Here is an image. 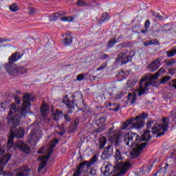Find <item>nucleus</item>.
<instances>
[{
	"label": "nucleus",
	"mask_w": 176,
	"mask_h": 176,
	"mask_svg": "<svg viewBox=\"0 0 176 176\" xmlns=\"http://www.w3.org/2000/svg\"><path fill=\"white\" fill-rule=\"evenodd\" d=\"M6 119L8 124L11 127L10 130V135L6 144V149L8 151L10 149L14 151V137L16 138H23L24 137V131L21 128L16 129L20 124V120H21V116L17 113L16 104H11Z\"/></svg>",
	"instance_id": "obj_1"
},
{
	"label": "nucleus",
	"mask_w": 176,
	"mask_h": 176,
	"mask_svg": "<svg viewBox=\"0 0 176 176\" xmlns=\"http://www.w3.org/2000/svg\"><path fill=\"white\" fill-rule=\"evenodd\" d=\"M123 141L125 145L130 148H133L132 152H131V155L133 157L140 156L144 148L148 145V142H142L141 137L134 132L126 133L123 138Z\"/></svg>",
	"instance_id": "obj_2"
},
{
	"label": "nucleus",
	"mask_w": 176,
	"mask_h": 176,
	"mask_svg": "<svg viewBox=\"0 0 176 176\" xmlns=\"http://www.w3.org/2000/svg\"><path fill=\"white\" fill-rule=\"evenodd\" d=\"M148 113L143 112L135 118H131L124 122L121 126V130H131L133 129H136V130H140L143 129L145 126V119L148 118Z\"/></svg>",
	"instance_id": "obj_3"
},
{
	"label": "nucleus",
	"mask_w": 176,
	"mask_h": 176,
	"mask_svg": "<svg viewBox=\"0 0 176 176\" xmlns=\"http://www.w3.org/2000/svg\"><path fill=\"white\" fill-rule=\"evenodd\" d=\"M83 101V95H82V93L76 91L72 94V100L68 98L67 95H65L60 105L64 104L67 109L68 113H72L75 112V107L78 104H82Z\"/></svg>",
	"instance_id": "obj_4"
},
{
	"label": "nucleus",
	"mask_w": 176,
	"mask_h": 176,
	"mask_svg": "<svg viewBox=\"0 0 176 176\" xmlns=\"http://www.w3.org/2000/svg\"><path fill=\"white\" fill-rule=\"evenodd\" d=\"M130 166L131 164L129 162H125L122 168L116 169L115 164L114 166H112L111 164H107L105 166H102L101 173L104 174V176L111 175L113 172L116 173L113 176H123L127 173V170L130 168Z\"/></svg>",
	"instance_id": "obj_5"
},
{
	"label": "nucleus",
	"mask_w": 176,
	"mask_h": 176,
	"mask_svg": "<svg viewBox=\"0 0 176 176\" xmlns=\"http://www.w3.org/2000/svg\"><path fill=\"white\" fill-rule=\"evenodd\" d=\"M23 102H22V109L20 111V113L22 116H26L27 113L30 112V107H31V101H35V96L34 94H25L23 96Z\"/></svg>",
	"instance_id": "obj_6"
},
{
	"label": "nucleus",
	"mask_w": 176,
	"mask_h": 176,
	"mask_svg": "<svg viewBox=\"0 0 176 176\" xmlns=\"http://www.w3.org/2000/svg\"><path fill=\"white\" fill-rule=\"evenodd\" d=\"M5 68L11 76H17V75H23L27 72V69L24 66L16 64L7 63L5 65Z\"/></svg>",
	"instance_id": "obj_7"
},
{
	"label": "nucleus",
	"mask_w": 176,
	"mask_h": 176,
	"mask_svg": "<svg viewBox=\"0 0 176 176\" xmlns=\"http://www.w3.org/2000/svg\"><path fill=\"white\" fill-rule=\"evenodd\" d=\"M162 122L163 124H156L152 128L153 134H157V137L164 135V133L167 131V129H168V118H163Z\"/></svg>",
	"instance_id": "obj_8"
},
{
	"label": "nucleus",
	"mask_w": 176,
	"mask_h": 176,
	"mask_svg": "<svg viewBox=\"0 0 176 176\" xmlns=\"http://www.w3.org/2000/svg\"><path fill=\"white\" fill-rule=\"evenodd\" d=\"M135 56V52L131 51L129 54V51L127 50H123L121 53H120L117 57V63H121V64H126Z\"/></svg>",
	"instance_id": "obj_9"
},
{
	"label": "nucleus",
	"mask_w": 176,
	"mask_h": 176,
	"mask_svg": "<svg viewBox=\"0 0 176 176\" xmlns=\"http://www.w3.org/2000/svg\"><path fill=\"white\" fill-rule=\"evenodd\" d=\"M146 80H148V76H144L142 78L139 82V89H136V93H138V96H139V97L143 96V94L145 93V91H146V90H149L148 87L152 85L151 82Z\"/></svg>",
	"instance_id": "obj_10"
},
{
	"label": "nucleus",
	"mask_w": 176,
	"mask_h": 176,
	"mask_svg": "<svg viewBox=\"0 0 176 176\" xmlns=\"http://www.w3.org/2000/svg\"><path fill=\"white\" fill-rule=\"evenodd\" d=\"M126 163L123 164V157L122 156V153L120 150L116 148V153L114 155V164L116 170L118 168H122Z\"/></svg>",
	"instance_id": "obj_11"
},
{
	"label": "nucleus",
	"mask_w": 176,
	"mask_h": 176,
	"mask_svg": "<svg viewBox=\"0 0 176 176\" xmlns=\"http://www.w3.org/2000/svg\"><path fill=\"white\" fill-rule=\"evenodd\" d=\"M91 167V164H88L87 161L82 162L78 169L74 172L73 176H80L82 173H86L87 171V168Z\"/></svg>",
	"instance_id": "obj_12"
},
{
	"label": "nucleus",
	"mask_w": 176,
	"mask_h": 176,
	"mask_svg": "<svg viewBox=\"0 0 176 176\" xmlns=\"http://www.w3.org/2000/svg\"><path fill=\"white\" fill-rule=\"evenodd\" d=\"M58 144V139L56 138L50 142V150L48 151L47 155H41L38 157L40 160H49L50 155L53 153V150L56 148V145Z\"/></svg>",
	"instance_id": "obj_13"
},
{
	"label": "nucleus",
	"mask_w": 176,
	"mask_h": 176,
	"mask_svg": "<svg viewBox=\"0 0 176 176\" xmlns=\"http://www.w3.org/2000/svg\"><path fill=\"white\" fill-rule=\"evenodd\" d=\"M113 155V145L109 144L104 148V151L102 153L101 158L103 160H107V159H109L111 156Z\"/></svg>",
	"instance_id": "obj_14"
},
{
	"label": "nucleus",
	"mask_w": 176,
	"mask_h": 176,
	"mask_svg": "<svg viewBox=\"0 0 176 176\" xmlns=\"http://www.w3.org/2000/svg\"><path fill=\"white\" fill-rule=\"evenodd\" d=\"M161 61H162V58H156L155 60H153L147 66V69L151 72H155V71H157V69H159V68H160V65H162V64L160 63Z\"/></svg>",
	"instance_id": "obj_15"
},
{
	"label": "nucleus",
	"mask_w": 176,
	"mask_h": 176,
	"mask_svg": "<svg viewBox=\"0 0 176 176\" xmlns=\"http://www.w3.org/2000/svg\"><path fill=\"white\" fill-rule=\"evenodd\" d=\"M16 146L22 152H24V153H27L28 155L31 153V148L23 141L19 140L16 143Z\"/></svg>",
	"instance_id": "obj_16"
},
{
	"label": "nucleus",
	"mask_w": 176,
	"mask_h": 176,
	"mask_svg": "<svg viewBox=\"0 0 176 176\" xmlns=\"http://www.w3.org/2000/svg\"><path fill=\"white\" fill-rule=\"evenodd\" d=\"M120 138V134L118 133H115L110 136L109 140H110V142L112 144V145H115V146H119V144L120 142L119 141Z\"/></svg>",
	"instance_id": "obj_17"
},
{
	"label": "nucleus",
	"mask_w": 176,
	"mask_h": 176,
	"mask_svg": "<svg viewBox=\"0 0 176 176\" xmlns=\"http://www.w3.org/2000/svg\"><path fill=\"white\" fill-rule=\"evenodd\" d=\"M20 58H21L20 52H14L8 58V64H14V63H16V61H19Z\"/></svg>",
	"instance_id": "obj_18"
},
{
	"label": "nucleus",
	"mask_w": 176,
	"mask_h": 176,
	"mask_svg": "<svg viewBox=\"0 0 176 176\" xmlns=\"http://www.w3.org/2000/svg\"><path fill=\"white\" fill-rule=\"evenodd\" d=\"M50 109L47 104H43L41 107V113L42 118H46L49 115Z\"/></svg>",
	"instance_id": "obj_19"
},
{
	"label": "nucleus",
	"mask_w": 176,
	"mask_h": 176,
	"mask_svg": "<svg viewBox=\"0 0 176 176\" xmlns=\"http://www.w3.org/2000/svg\"><path fill=\"white\" fill-rule=\"evenodd\" d=\"M138 79H140L139 76H132L129 80L126 82V85L128 87H133V86H135V83L138 82Z\"/></svg>",
	"instance_id": "obj_20"
},
{
	"label": "nucleus",
	"mask_w": 176,
	"mask_h": 176,
	"mask_svg": "<svg viewBox=\"0 0 176 176\" xmlns=\"http://www.w3.org/2000/svg\"><path fill=\"white\" fill-rule=\"evenodd\" d=\"M67 37L63 39V46H69L72 43V36H71V32L66 33Z\"/></svg>",
	"instance_id": "obj_21"
},
{
	"label": "nucleus",
	"mask_w": 176,
	"mask_h": 176,
	"mask_svg": "<svg viewBox=\"0 0 176 176\" xmlns=\"http://www.w3.org/2000/svg\"><path fill=\"white\" fill-rule=\"evenodd\" d=\"M152 138V135H151V131L146 130L144 131V134L142 135V141H149Z\"/></svg>",
	"instance_id": "obj_22"
},
{
	"label": "nucleus",
	"mask_w": 176,
	"mask_h": 176,
	"mask_svg": "<svg viewBox=\"0 0 176 176\" xmlns=\"http://www.w3.org/2000/svg\"><path fill=\"white\" fill-rule=\"evenodd\" d=\"M65 14H67V12H65L64 11H60V12L53 14L51 16V19H52V20H57V19H58V17H60V16H65Z\"/></svg>",
	"instance_id": "obj_23"
},
{
	"label": "nucleus",
	"mask_w": 176,
	"mask_h": 176,
	"mask_svg": "<svg viewBox=\"0 0 176 176\" xmlns=\"http://www.w3.org/2000/svg\"><path fill=\"white\" fill-rule=\"evenodd\" d=\"M151 170H152V165L151 164L144 165L141 168V171L142 173H143V174H146V173H150Z\"/></svg>",
	"instance_id": "obj_24"
},
{
	"label": "nucleus",
	"mask_w": 176,
	"mask_h": 176,
	"mask_svg": "<svg viewBox=\"0 0 176 176\" xmlns=\"http://www.w3.org/2000/svg\"><path fill=\"white\" fill-rule=\"evenodd\" d=\"M107 144V138L105 137H102L99 140V148L100 149H102L105 144Z\"/></svg>",
	"instance_id": "obj_25"
},
{
	"label": "nucleus",
	"mask_w": 176,
	"mask_h": 176,
	"mask_svg": "<svg viewBox=\"0 0 176 176\" xmlns=\"http://www.w3.org/2000/svg\"><path fill=\"white\" fill-rule=\"evenodd\" d=\"M151 14L153 16V17L160 20V21L164 20V17H163V16L160 15V13H157L155 11H151Z\"/></svg>",
	"instance_id": "obj_26"
},
{
	"label": "nucleus",
	"mask_w": 176,
	"mask_h": 176,
	"mask_svg": "<svg viewBox=\"0 0 176 176\" xmlns=\"http://www.w3.org/2000/svg\"><path fill=\"white\" fill-rule=\"evenodd\" d=\"M63 113V112L61 111H60L59 109H56L54 111H53V115L54 116V120H58V118H60V116Z\"/></svg>",
	"instance_id": "obj_27"
},
{
	"label": "nucleus",
	"mask_w": 176,
	"mask_h": 176,
	"mask_svg": "<svg viewBox=\"0 0 176 176\" xmlns=\"http://www.w3.org/2000/svg\"><path fill=\"white\" fill-rule=\"evenodd\" d=\"M176 54V47H174L170 51L166 52L167 57H174Z\"/></svg>",
	"instance_id": "obj_28"
},
{
	"label": "nucleus",
	"mask_w": 176,
	"mask_h": 176,
	"mask_svg": "<svg viewBox=\"0 0 176 176\" xmlns=\"http://www.w3.org/2000/svg\"><path fill=\"white\" fill-rule=\"evenodd\" d=\"M164 63L166 65H168V67H173V65L175 64L176 60L170 59V60H165Z\"/></svg>",
	"instance_id": "obj_29"
},
{
	"label": "nucleus",
	"mask_w": 176,
	"mask_h": 176,
	"mask_svg": "<svg viewBox=\"0 0 176 176\" xmlns=\"http://www.w3.org/2000/svg\"><path fill=\"white\" fill-rule=\"evenodd\" d=\"M170 79H171V77L168 76H166L161 79V80L160 81V85H164L165 83H167V82H168Z\"/></svg>",
	"instance_id": "obj_30"
},
{
	"label": "nucleus",
	"mask_w": 176,
	"mask_h": 176,
	"mask_svg": "<svg viewBox=\"0 0 176 176\" xmlns=\"http://www.w3.org/2000/svg\"><path fill=\"white\" fill-rule=\"evenodd\" d=\"M100 20L102 22L108 21L109 20V15H108V12H104L102 15Z\"/></svg>",
	"instance_id": "obj_31"
},
{
	"label": "nucleus",
	"mask_w": 176,
	"mask_h": 176,
	"mask_svg": "<svg viewBox=\"0 0 176 176\" xmlns=\"http://www.w3.org/2000/svg\"><path fill=\"white\" fill-rule=\"evenodd\" d=\"M60 21H68L69 23H71V21H74V18L71 16H62L60 18Z\"/></svg>",
	"instance_id": "obj_32"
},
{
	"label": "nucleus",
	"mask_w": 176,
	"mask_h": 176,
	"mask_svg": "<svg viewBox=\"0 0 176 176\" xmlns=\"http://www.w3.org/2000/svg\"><path fill=\"white\" fill-rule=\"evenodd\" d=\"M10 10H11V12H17V10H19V6H17V3H14L10 6Z\"/></svg>",
	"instance_id": "obj_33"
},
{
	"label": "nucleus",
	"mask_w": 176,
	"mask_h": 176,
	"mask_svg": "<svg viewBox=\"0 0 176 176\" xmlns=\"http://www.w3.org/2000/svg\"><path fill=\"white\" fill-rule=\"evenodd\" d=\"M116 44V40L115 38L110 40L107 43L108 49H111V47H113V46H115Z\"/></svg>",
	"instance_id": "obj_34"
},
{
	"label": "nucleus",
	"mask_w": 176,
	"mask_h": 176,
	"mask_svg": "<svg viewBox=\"0 0 176 176\" xmlns=\"http://www.w3.org/2000/svg\"><path fill=\"white\" fill-rule=\"evenodd\" d=\"M128 97H129V100H131V104H135V101H137V98H135V96H133L131 93L128 94Z\"/></svg>",
	"instance_id": "obj_35"
},
{
	"label": "nucleus",
	"mask_w": 176,
	"mask_h": 176,
	"mask_svg": "<svg viewBox=\"0 0 176 176\" xmlns=\"http://www.w3.org/2000/svg\"><path fill=\"white\" fill-rule=\"evenodd\" d=\"M168 85H169V87H170V89H175V90H176V80L175 79H173L171 81H170Z\"/></svg>",
	"instance_id": "obj_36"
},
{
	"label": "nucleus",
	"mask_w": 176,
	"mask_h": 176,
	"mask_svg": "<svg viewBox=\"0 0 176 176\" xmlns=\"http://www.w3.org/2000/svg\"><path fill=\"white\" fill-rule=\"evenodd\" d=\"M107 65H108V63H104L99 67L96 69V71H102V69H105V68H107Z\"/></svg>",
	"instance_id": "obj_37"
},
{
	"label": "nucleus",
	"mask_w": 176,
	"mask_h": 176,
	"mask_svg": "<svg viewBox=\"0 0 176 176\" xmlns=\"http://www.w3.org/2000/svg\"><path fill=\"white\" fill-rule=\"evenodd\" d=\"M47 161H43L41 163H40V165L38 166V171H42L43 170V168L46 166Z\"/></svg>",
	"instance_id": "obj_38"
},
{
	"label": "nucleus",
	"mask_w": 176,
	"mask_h": 176,
	"mask_svg": "<svg viewBox=\"0 0 176 176\" xmlns=\"http://www.w3.org/2000/svg\"><path fill=\"white\" fill-rule=\"evenodd\" d=\"M107 121V118H105L104 116L100 117L98 120V122L102 126H104L105 124V122Z\"/></svg>",
	"instance_id": "obj_39"
},
{
	"label": "nucleus",
	"mask_w": 176,
	"mask_h": 176,
	"mask_svg": "<svg viewBox=\"0 0 176 176\" xmlns=\"http://www.w3.org/2000/svg\"><path fill=\"white\" fill-rule=\"evenodd\" d=\"M36 138V134L35 133V131H32L30 132V142H32V140Z\"/></svg>",
	"instance_id": "obj_40"
},
{
	"label": "nucleus",
	"mask_w": 176,
	"mask_h": 176,
	"mask_svg": "<svg viewBox=\"0 0 176 176\" xmlns=\"http://www.w3.org/2000/svg\"><path fill=\"white\" fill-rule=\"evenodd\" d=\"M153 120H148L146 123V129H151L152 127V125L153 124Z\"/></svg>",
	"instance_id": "obj_41"
},
{
	"label": "nucleus",
	"mask_w": 176,
	"mask_h": 176,
	"mask_svg": "<svg viewBox=\"0 0 176 176\" xmlns=\"http://www.w3.org/2000/svg\"><path fill=\"white\" fill-rule=\"evenodd\" d=\"M77 6H86V2L83 0H78L77 1Z\"/></svg>",
	"instance_id": "obj_42"
},
{
	"label": "nucleus",
	"mask_w": 176,
	"mask_h": 176,
	"mask_svg": "<svg viewBox=\"0 0 176 176\" xmlns=\"http://www.w3.org/2000/svg\"><path fill=\"white\" fill-rule=\"evenodd\" d=\"M160 72H162V69H160L159 71H158V72H157L154 76H152L151 77V80H156V79H157V78H159V73Z\"/></svg>",
	"instance_id": "obj_43"
},
{
	"label": "nucleus",
	"mask_w": 176,
	"mask_h": 176,
	"mask_svg": "<svg viewBox=\"0 0 176 176\" xmlns=\"http://www.w3.org/2000/svg\"><path fill=\"white\" fill-rule=\"evenodd\" d=\"M97 162V155H94L91 159V162H88V164H94Z\"/></svg>",
	"instance_id": "obj_44"
},
{
	"label": "nucleus",
	"mask_w": 176,
	"mask_h": 176,
	"mask_svg": "<svg viewBox=\"0 0 176 176\" xmlns=\"http://www.w3.org/2000/svg\"><path fill=\"white\" fill-rule=\"evenodd\" d=\"M100 60H107L109 58V55L107 54H102V55L100 56Z\"/></svg>",
	"instance_id": "obj_45"
},
{
	"label": "nucleus",
	"mask_w": 176,
	"mask_h": 176,
	"mask_svg": "<svg viewBox=\"0 0 176 176\" xmlns=\"http://www.w3.org/2000/svg\"><path fill=\"white\" fill-rule=\"evenodd\" d=\"M84 79H85L84 74H78L76 77V80H78V82H80V80H83Z\"/></svg>",
	"instance_id": "obj_46"
},
{
	"label": "nucleus",
	"mask_w": 176,
	"mask_h": 176,
	"mask_svg": "<svg viewBox=\"0 0 176 176\" xmlns=\"http://www.w3.org/2000/svg\"><path fill=\"white\" fill-rule=\"evenodd\" d=\"M130 46L129 43H124L118 45V47H129Z\"/></svg>",
	"instance_id": "obj_47"
},
{
	"label": "nucleus",
	"mask_w": 176,
	"mask_h": 176,
	"mask_svg": "<svg viewBox=\"0 0 176 176\" xmlns=\"http://www.w3.org/2000/svg\"><path fill=\"white\" fill-rule=\"evenodd\" d=\"M96 174H97V170L94 168H91L89 172V175L91 176H94Z\"/></svg>",
	"instance_id": "obj_48"
},
{
	"label": "nucleus",
	"mask_w": 176,
	"mask_h": 176,
	"mask_svg": "<svg viewBox=\"0 0 176 176\" xmlns=\"http://www.w3.org/2000/svg\"><path fill=\"white\" fill-rule=\"evenodd\" d=\"M14 101H15L16 104H19L21 102V98H20L17 96H14Z\"/></svg>",
	"instance_id": "obj_49"
},
{
	"label": "nucleus",
	"mask_w": 176,
	"mask_h": 176,
	"mask_svg": "<svg viewBox=\"0 0 176 176\" xmlns=\"http://www.w3.org/2000/svg\"><path fill=\"white\" fill-rule=\"evenodd\" d=\"M150 26H151V21L147 19L144 23V28H146V30H148V28H149Z\"/></svg>",
	"instance_id": "obj_50"
},
{
	"label": "nucleus",
	"mask_w": 176,
	"mask_h": 176,
	"mask_svg": "<svg viewBox=\"0 0 176 176\" xmlns=\"http://www.w3.org/2000/svg\"><path fill=\"white\" fill-rule=\"evenodd\" d=\"M10 39L0 37V43H5V42H10Z\"/></svg>",
	"instance_id": "obj_51"
},
{
	"label": "nucleus",
	"mask_w": 176,
	"mask_h": 176,
	"mask_svg": "<svg viewBox=\"0 0 176 176\" xmlns=\"http://www.w3.org/2000/svg\"><path fill=\"white\" fill-rule=\"evenodd\" d=\"M144 46L148 47V46H151L152 43H151V41H146L143 43Z\"/></svg>",
	"instance_id": "obj_52"
},
{
	"label": "nucleus",
	"mask_w": 176,
	"mask_h": 176,
	"mask_svg": "<svg viewBox=\"0 0 176 176\" xmlns=\"http://www.w3.org/2000/svg\"><path fill=\"white\" fill-rule=\"evenodd\" d=\"M150 43H151V45H158L159 44V40L157 39H153L150 41Z\"/></svg>",
	"instance_id": "obj_53"
},
{
	"label": "nucleus",
	"mask_w": 176,
	"mask_h": 176,
	"mask_svg": "<svg viewBox=\"0 0 176 176\" xmlns=\"http://www.w3.org/2000/svg\"><path fill=\"white\" fill-rule=\"evenodd\" d=\"M74 129H76L79 126V119H76L74 122Z\"/></svg>",
	"instance_id": "obj_54"
},
{
	"label": "nucleus",
	"mask_w": 176,
	"mask_h": 176,
	"mask_svg": "<svg viewBox=\"0 0 176 176\" xmlns=\"http://www.w3.org/2000/svg\"><path fill=\"white\" fill-rule=\"evenodd\" d=\"M64 118H65V120H66V122H70L71 121V118L69 117V115L65 114Z\"/></svg>",
	"instance_id": "obj_55"
},
{
	"label": "nucleus",
	"mask_w": 176,
	"mask_h": 176,
	"mask_svg": "<svg viewBox=\"0 0 176 176\" xmlns=\"http://www.w3.org/2000/svg\"><path fill=\"white\" fill-rule=\"evenodd\" d=\"M118 76H122V79H126L124 76V71H121V73H118Z\"/></svg>",
	"instance_id": "obj_56"
},
{
	"label": "nucleus",
	"mask_w": 176,
	"mask_h": 176,
	"mask_svg": "<svg viewBox=\"0 0 176 176\" xmlns=\"http://www.w3.org/2000/svg\"><path fill=\"white\" fill-rule=\"evenodd\" d=\"M168 72L170 75H174V74H175V69L170 68L168 69Z\"/></svg>",
	"instance_id": "obj_57"
},
{
	"label": "nucleus",
	"mask_w": 176,
	"mask_h": 176,
	"mask_svg": "<svg viewBox=\"0 0 176 176\" xmlns=\"http://www.w3.org/2000/svg\"><path fill=\"white\" fill-rule=\"evenodd\" d=\"M3 175L5 176H13V173L10 172H3Z\"/></svg>",
	"instance_id": "obj_58"
},
{
	"label": "nucleus",
	"mask_w": 176,
	"mask_h": 176,
	"mask_svg": "<svg viewBox=\"0 0 176 176\" xmlns=\"http://www.w3.org/2000/svg\"><path fill=\"white\" fill-rule=\"evenodd\" d=\"M111 110L113 111L114 112H118V111H119V106H117L116 107L112 109Z\"/></svg>",
	"instance_id": "obj_59"
},
{
	"label": "nucleus",
	"mask_w": 176,
	"mask_h": 176,
	"mask_svg": "<svg viewBox=\"0 0 176 176\" xmlns=\"http://www.w3.org/2000/svg\"><path fill=\"white\" fill-rule=\"evenodd\" d=\"M161 32H167V30H164V29H162V30H161Z\"/></svg>",
	"instance_id": "obj_60"
},
{
	"label": "nucleus",
	"mask_w": 176,
	"mask_h": 176,
	"mask_svg": "<svg viewBox=\"0 0 176 176\" xmlns=\"http://www.w3.org/2000/svg\"><path fill=\"white\" fill-rule=\"evenodd\" d=\"M173 115H174V111H170V116H173Z\"/></svg>",
	"instance_id": "obj_61"
},
{
	"label": "nucleus",
	"mask_w": 176,
	"mask_h": 176,
	"mask_svg": "<svg viewBox=\"0 0 176 176\" xmlns=\"http://www.w3.org/2000/svg\"><path fill=\"white\" fill-rule=\"evenodd\" d=\"M169 176H176V175L174 174H170Z\"/></svg>",
	"instance_id": "obj_62"
},
{
	"label": "nucleus",
	"mask_w": 176,
	"mask_h": 176,
	"mask_svg": "<svg viewBox=\"0 0 176 176\" xmlns=\"http://www.w3.org/2000/svg\"><path fill=\"white\" fill-rule=\"evenodd\" d=\"M38 153L42 154V151H38Z\"/></svg>",
	"instance_id": "obj_63"
},
{
	"label": "nucleus",
	"mask_w": 176,
	"mask_h": 176,
	"mask_svg": "<svg viewBox=\"0 0 176 176\" xmlns=\"http://www.w3.org/2000/svg\"><path fill=\"white\" fill-rule=\"evenodd\" d=\"M154 176H157V173H155V174H154Z\"/></svg>",
	"instance_id": "obj_64"
}]
</instances>
